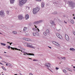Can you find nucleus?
<instances>
[{
    "label": "nucleus",
    "instance_id": "aec40b11",
    "mask_svg": "<svg viewBox=\"0 0 75 75\" xmlns=\"http://www.w3.org/2000/svg\"><path fill=\"white\" fill-rule=\"evenodd\" d=\"M57 11H54L52 13V14H57Z\"/></svg>",
    "mask_w": 75,
    "mask_h": 75
},
{
    "label": "nucleus",
    "instance_id": "72a5a7b5",
    "mask_svg": "<svg viewBox=\"0 0 75 75\" xmlns=\"http://www.w3.org/2000/svg\"><path fill=\"white\" fill-rule=\"evenodd\" d=\"M37 30V29L35 28H33V31H35V30Z\"/></svg>",
    "mask_w": 75,
    "mask_h": 75
},
{
    "label": "nucleus",
    "instance_id": "3c124183",
    "mask_svg": "<svg viewBox=\"0 0 75 75\" xmlns=\"http://www.w3.org/2000/svg\"><path fill=\"white\" fill-rule=\"evenodd\" d=\"M36 25L35 24V28H37V27L36 26V25Z\"/></svg>",
    "mask_w": 75,
    "mask_h": 75
},
{
    "label": "nucleus",
    "instance_id": "c03bdc74",
    "mask_svg": "<svg viewBox=\"0 0 75 75\" xmlns=\"http://www.w3.org/2000/svg\"><path fill=\"white\" fill-rule=\"evenodd\" d=\"M58 43L57 42H56L55 43V44H54L55 45H57V43Z\"/></svg>",
    "mask_w": 75,
    "mask_h": 75
},
{
    "label": "nucleus",
    "instance_id": "9b49d317",
    "mask_svg": "<svg viewBox=\"0 0 75 75\" xmlns=\"http://www.w3.org/2000/svg\"><path fill=\"white\" fill-rule=\"evenodd\" d=\"M18 18L19 20H23V15H19L18 16Z\"/></svg>",
    "mask_w": 75,
    "mask_h": 75
},
{
    "label": "nucleus",
    "instance_id": "dca6fc26",
    "mask_svg": "<svg viewBox=\"0 0 75 75\" xmlns=\"http://www.w3.org/2000/svg\"><path fill=\"white\" fill-rule=\"evenodd\" d=\"M27 29H28L26 27H24L23 28V31H24V32H25V31H26L27 30Z\"/></svg>",
    "mask_w": 75,
    "mask_h": 75
},
{
    "label": "nucleus",
    "instance_id": "5fc2aeb1",
    "mask_svg": "<svg viewBox=\"0 0 75 75\" xmlns=\"http://www.w3.org/2000/svg\"><path fill=\"white\" fill-rule=\"evenodd\" d=\"M25 44H27V45H28V44H29V43H28L26 42V43H25Z\"/></svg>",
    "mask_w": 75,
    "mask_h": 75
},
{
    "label": "nucleus",
    "instance_id": "a878e982",
    "mask_svg": "<svg viewBox=\"0 0 75 75\" xmlns=\"http://www.w3.org/2000/svg\"><path fill=\"white\" fill-rule=\"evenodd\" d=\"M27 39H28V38H23V40H25V41H27Z\"/></svg>",
    "mask_w": 75,
    "mask_h": 75
},
{
    "label": "nucleus",
    "instance_id": "4d7b16f0",
    "mask_svg": "<svg viewBox=\"0 0 75 75\" xmlns=\"http://www.w3.org/2000/svg\"><path fill=\"white\" fill-rule=\"evenodd\" d=\"M6 66H8V64H6Z\"/></svg>",
    "mask_w": 75,
    "mask_h": 75
},
{
    "label": "nucleus",
    "instance_id": "6e6552de",
    "mask_svg": "<svg viewBox=\"0 0 75 75\" xmlns=\"http://www.w3.org/2000/svg\"><path fill=\"white\" fill-rule=\"evenodd\" d=\"M43 21L42 20H40V21H37L35 22L34 23V24H35V25H37V24H39V23H42Z\"/></svg>",
    "mask_w": 75,
    "mask_h": 75
},
{
    "label": "nucleus",
    "instance_id": "20e7f679",
    "mask_svg": "<svg viewBox=\"0 0 75 75\" xmlns=\"http://www.w3.org/2000/svg\"><path fill=\"white\" fill-rule=\"evenodd\" d=\"M45 66L47 67V69H50L49 68H50L51 67V64L49 63H46L45 64Z\"/></svg>",
    "mask_w": 75,
    "mask_h": 75
},
{
    "label": "nucleus",
    "instance_id": "bf43d9fd",
    "mask_svg": "<svg viewBox=\"0 0 75 75\" xmlns=\"http://www.w3.org/2000/svg\"><path fill=\"white\" fill-rule=\"evenodd\" d=\"M0 64H1V65H3V64H2L0 62Z\"/></svg>",
    "mask_w": 75,
    "mask_h": 75
},
{
    "label": "nucleus",
    "instance_id": "e433bc0d",
    "mask_svg": "<svg viewBox=\"0 0 75 75\" xmlns=\"http://www.w3.org/2000/svg\"><path fill=\"white\" fill-rule=\"evenodd\" d=\"M4 56H5V57H10V56L8 55H5Z\"/></svg>",
    "mask_w": 75,
    "mask_h": 75
},
{
    "label": "nucleus",
    "instance_id": "f704fd0d",
    "mask_svg": "<svg viewBox=\"0 0 75 75\" xmlns=\"http://www.w3.org/2000/svg\"><path fill=\"white\" fill-rule=\"evenodd\" d=\"M6 13L7 14H9V11H6Z\"/></svg>",
    "mask_w": 75,
    "mask_h": 75
},
{
    "label": "nucleus",
    "instance_id": "09e8293b",
    "mask_svg": "<svg viewBox=\"0 0 75 75\" xmlns=\"http://www.w3.org/2000/svg\"><path fill=\"white\" fill-rule=\"evenodd\" d=\"M3 62H4V63H5L6 64H7V62H4V61H3Z\"/></svg>",
    "mask_w": 75,
    "mask_h": 75
},
{
    "label": "nucleus",
    "instance_id": "052dcab7",
    "mask_svg": "<svg viewBox=\"0 0 75 75\" xmlns=\"http://www.w3.org/2000/svg\"><path fill=\"white\" fill-rule=\"evenodd\" d=\"M57 58H58V59H60V58L59 57H57Z\"/></svg>",
    "mask_w": 75,
    "mask_h": 75
},
{
    "label": "nucleus",
    "instance_id": "864d4df0",
    "mask_svg": "<svg viewBox=\"0 0 75 75\" xmlns=\"http://www.w3.org/2000/svg\"><path fill=\"white\" fill-rule=\"evenodd\" d=\"M48 47H49V48H50V49H51V48H52L51 47H50V46H48Z\"/></svg>",
    "mask_w": 75,
    "mask_h": 75
},
{
    "label": "nucleus",
    "instance_id": "cd10ccee",
    "mask_svg": "<svg viewBox=\"0 0 75 75\" xmlns=\"http://www.w3.org/2000/svg\"><path fill=\"white\" fill-rule=\"evenodd\" d=\"M35 34H36V35H37L38 36H39V35H40L39 34V33H38L37 32H36L35 33Z\"/></svg>",
    "mask_w": 75,
    "mask_h": 75
},
{
    "label": "nucleus",
    "instance_id": "13d9d810",
    "mask_svg": "<svg viewBox=\"0 0 75 75\" xmlns=\"http://www.w3.org/2000/svg\"><path fill=\"white\" fill-rule=\"evenodd\" d=\"M0 58H1V59H2V57H1V56H0Z\"/></svg>",
    "mask_w": 75,
    "mask_h": 75
},
{
    "label": "nucleus",
    "instance_id": "5701e85b",
    "mask_svg": "<svg viewBox=\"0 0 75 75\" xmlns=\"http://www.w3.org/2000/svg\"><path fill=\"white\" fill-rule=\"evenodd\" d=\"M27 41H32V40H31V39L30 38H28V39H27Z\"/></svg>",
    "mask_w": 75,
    "mask_h": 75
},
{
    "label": "nucleus",
    "instance_id": "f8f14e48",
    "mask_svg": "<svg viewBox=\"0 0 75 75\" xmlns=\"http://www.w3.org/2000/svg\"><path fill=\"white\" fill-rule=\"evenodd\" d=\"M65 37L67 41H69V36H68V35L67 34H66L65 35Z\"/></svg>",
    "mask_w": 75,
    "mask_h": 75
},
{
    "label": "nucleus",
    "instance_id": "393cba45",
    "mask_svg": "<svg viewBox=\"0 0 75 75\" xmlns=\"http://www.w3.org/2000/svg\"><path fill=\"white\" fill-rule=\"evenodd\" d=\"M1 44L2 45H3V46H5V45H6L5 44L3 43H1Z\"/></svg>",
    "mask_w": 75,
    "mask_h": 75
},
{
    "label": "nucleus",
    "instance_id": "680f3d73",
    "mask_svg": "<svg viewBox=\"0 0 75 75\" xmlns=\"http://www.w3.org/2000/svg\"><path fill=\"white\" fill-rule=\"evenodd\" d=\"M49 70H50V71H51L52 72H52V71H51V70H50V69H49Z\"/></svg>",
    "mask_w": 75,
    "mask_h": 75
},
{
    "label": "nucleus",
    "instance_id": "1a4fd4ad",
    "mask_svg": "<svg viewBox=\"0 0 75 75\" xmlns=\"http://www.w3.org/2000/svg\"><path fill=\"white\" fill-rule=\"evenodd\" d=\"M39 30V29L38 28L35 30L33 31V34L34 36H35L36 33V32H37V31H38V32H40V30Z\"/></svg>",
    "mask_w": 75,
    "mask_h": 75
},
{
    "label": "nucleus",
    "instance_id": "603ef678",
    "mask_svg": "<svg viewBox=\"0 0 75 75\" xmlns=\"http://www.w3.org/2000/svg\"><path fill=\"white\" fill-rule=\"evenodd\" d=\"M28 59H32V58H29V57L28 58Z\"/></svg>",
    "mask_w": 75,
    "mask_h": 75
},
{
    "label": "nucleus",
    "instance_id": "338daca9",
    "mask_svg": "<svg viewBox=\"0 0 75 75\" xmlns=\"http://www.w3.org/2000/svg\"><path fill=\"white\" fill-rule=\"evenodd\" d=\"M10 43L11 44H13V43H12V42H11V43Z\"/></svg>",
    "mask_w": 75,
    "mask_h": 75
},
{
    "label": "nucleus",
    "instance_id": "0e129e2a",
    "mask_svg": "<svg viewBox=\"0 0 75 75\" xmlns=\"http://www.w3.org/2000/svg\"><path fill=\"white\" fill-rule=\"evenodd\" d=\"M0 34H1L2 35H3V34L1 33H0Z\"/></svg>",
    "mask_w": 75,
    "mask_h": 75
},
{
    "label": "nucleus",
    "instance_id": "423d86ee",
    "mask_svg": "<svg viewBox=\"0 0 75 75\" xmlns=\"http://www.w3.org/2000/svg\"><path fill=\"white\" fill-rule=\"evenodd\" d=\"M46 31L43 32V34L44 35L47 36V34H49V33H50V30L48 29H46Z\"/></svg>",
    "mask_w": 75,
    "mask_h": 75
},
{
    "label": "nucleus",
    "instance_id": "6e6d98bb",
    "mask_svg": "<svg viewBox=\"0 0 75 75\" xmlns=\"http://www.w3.org/2000/svg\"><path fill=\"white\" fill-rule=\"evenodd\" d=\"M65 2L66 3H67V0H65Z\"/></svg>",
    "mask_w": 75,
    "mask_h": 75
},
{
    "label": "nucleus",
    "instance_id": "9d476101",
    "mask_svg": "<svg viewBox=\"0 0 75 75\" xmlns=\"http://www.w3.org/2000/svg\"><path fill=\"white\" fill-rule=\"evenodd\" d=\"M56 35L58 38H60V39H61V40H62V36L59 33H57Z\"/></svg>",
    "mask_w": 75,
    "mask_h": 75
},
{
    "label": "nucleus",
    "instance_id": "774afa93",
    "mask_svg": "<svg viewBox=\"0 0 75 75\" xmlns=\"http://www.w3.org/2000/svg\"><path fill=\"white\" fill-rule=\"evenodd\" d=\"M73 70H74V71H75V69H74Z\"/></svg>",
    "mask_w": 75,
    "mask_h": 75
},
{
    "label": "nucleus",
    "instance_id": "a211bd4d",
    "mask_svg": "<svg viewBox=\"0 0 75 75\" xmlns=\"http://www.w3.org/2000/svg\"><path fill=\"white\" fill-rule=\"evenodd\" d=\"M70 51H72L73 52H74V51H75V49H74L73 48H70Z\"/></svg>",
    "mask_w": 75,
    "mask_h": 75
},
{
    "label": "nucleus",
    "instance_id": "f03ea898",
    "mask_svg": "<svg viewBox=\"0 0 75 75\" xmlns=\"http://www.w3.org/2000/svg\"><path fill=\"white\" fill-rule=\"evenodd\" d=\"M67 4H68L69 5L70 7H75V4L73 3L72 1H70L68 2Z\"/></svg>",
    "mask_w": 75,
    "mask_h": 75
},
{
    "label": "nucleus",
    "instance_id": "ea45409f",
    "mask_svg": "<svg viewBox=\"0 0 75 75\" xmlns=\"http://www.w3.org/2000/svg\"><path fill=\"white\" fill-rule=\"evenodd\" d=\"M8 65H9V66H11V64L9 63H8Z\"/></svg>",
    "mask_w": 75,
    "mask_h": 75
},
{
    "label": "nucleus",
    "instance_id": "4468645a",
    "mask_svg": "<svg viewBox=\"0 0 75 75\" xmlns=\"http://www.w3.org/2000/svg\"><path fill=\"white\" fill-rule=\"evenodd\" d=\"M25 18L26 20H28V19L29 18V15L27 14H26L25 16Z\"/></svg>",
    "mask_w": 75,
    "mask_h": 75
},
{
    "label": "nucleus",
    "instance_id": "de8ad7c7",
    "mask_svg": "<svg viewBox=\"0 0 75 75\" xmlns=\"http://www.w3.org/2000/svg\"><path fill=\"white\" fill-rule=\"evenodd\" d=\"M64 23L65 24H67V22H65V21H64Z\"/></svg>",
    "mask_w": 75,
    "mask_h": 75
},
{
    "label": "nucleus",
    "instance_id": "7ed1b4c3",
    "mask_svg": "<svg viewBox=\"0 0 75 75\" xmlns=\"http://www.w3.org/2000/svg\"><path fill=\"white\" fill-rule=\"evenodd\" d=\"M0 16L3 18L5 16L4 12L3 10H1L0 11Z\"/></svg>",
    "mask_w": 75,
    "mask_h": 75
},
{
    "label": "nucleus",
    "instance_id": "39448f33",
    "mask_svg": "<svg viewBox=\"0 0 75 75\" xmlns=\"http://www.w3.org/2000/svg\"><path fill=\"white\" fill-rule=\"evenodd\" d=\"M27 1V0H23L22 1H20L19 4L20 6H21L23 5V4H24Z\"/></svg>",
    "mask_w": 75,
    "mask_h": 75
},
{
    "label": "nucleus",
    "instance_id": "c85d7f7f",
    "mask_svg": "<svg viewBox=\"0 0 75 75\" xmlns=\"http://www.w3.org/2000/svg\"><path fill=\"white\" fill-rule=\"evenodd\" d=\"M56 45L57 46H58V47H60V45L59 44V43H57V45Z\"/></svg>",
    "mask_w": 75,
    "mask_h": 75
},
{
    "label": "nucleus",
    "instance_id": "7c9ffc66",
    "mask_svg": "<svg viewBox=\"0 0 75 75\" xmlns=\"http://www.w3.org/2000/svg\"><path fill=\"white\" fill-rule=\"evenodd\" d=\"M61 58H62V59H64L65 60V58H66V57H62Z\"/></svg>",
    "mask_w": 75,
    "mask_h": 75
},
{
    "label": "nucleus",
    "instance_id": "a18cd8bd",
    "mask_svg": "<svg viewBox=\"0 0 75 75\" xmlns=\"http://www.w3.org/2000/svg\"><path fill=\"white\" fill-rule=\"evenodd\" d=\"M30 46H32V45H33V44L30 43Z\"/></svg>",
    "mask_w": 75,
    "mask_h": 75
},
{
    "label": "nucleus",
    "instance_id": "e2e57ef3",
    "mask_svg": "<svg viewBox=\"0 0 75 75\" xmlns=\"http://www.w3.org/2000/svg\"><path fill=\"white\" fill-rule=\"evenodd\" d=\"M75 20V17H74L73 18Z\"/></svg>",
    "mask_w": 75,
    "mask_h": 75
},
{
    "label": "nucleus",
    "instance_id": "f257e3e1",
    "mask_svg": "<svg viewBox=\"0 0 75 75\" xmlns=\"http://www.w3.org/2000/svg\"><path fill=\"white\" fill-rule=\"evenodd\" d=\"M40 10V8L39 7H37L33 9V14H35L37 13Z\"/></svg>",
    "mask_w": 75,
    "mask_h": 75
},
{
    "label": "nucleus",
    "instance_id": "ddd939ff",
    "mask_svg": "<svg viewBox=\"0 0 75 75\" xmlns=\"http://www.w3.org/2000/svg\"><path fill=\"white\" fill-rule=\"evenodd\" d=\"M24 53V54H27V55H33L34 56V54L33 53H29L28 54V53L25 52H23Z\"/></svg>",
    "mask_w": 75,
    "mask_h": 75
},
{
    "label": "nucleus",
    "instance_id": "f3484780",
    "mask_svg": "<svg viewBox=\"0 0 75 75\" xmlns=\"http://www.w3.org/2000/svg\"><path fill=\"white\" fill-rule=\"evenodd\" d=\"M12 33L14 34H17V32L16 31H13L12 32Z\"/></svg>",
    "mask_w": 75,
    "mask_h": 75
},
{
    "label": "nucleus",
    "instance_id": "a19ab883",
    "mask_svg": "<svg viewBox=\"0 0 75 75\" xmlns=\"http://www.w3.org/2000/svg\"><path fill=\"white\" fill-rule=\"evenodd\" d=\"M36 1H41V0H36Z\"/></svg>",
    "mask_w": 75,
    "mask_h": 75
},
{
    "label": "nucleus",
    "instance_id": "79ce46f5",
    "mask_svg": "<svg viewBox=\"0 0 75 75\" xmlns=\"http://www.w3.org/2000/svg\"><path fill=\"white\" fill-rule=\"evenodd\" d=\"M56 69H57V70H58V69H59V68H58V67H56Z\"/></svg>",
    "mask_w": 75,
    "mask_h": 75
},
{
    "label": "nucleus",
    "instance_id": "2eb2a0df",
    "mask_svg": "<svg viewBox=\"0 0 75 75\" xmlns=\"http://www.w3.org/2000/svg\"><path fill=\"white\" fill-rule=\"evenodd\" d=\"M50 23L52 25H53L54 24V21H50Z\"/></svg>",
    "mask_w": 75,
    "mask_h": 75
},
{
    "label": "nucleus",
    "instance_id": "58836bf2",
    "mask_svg": "<svg viewBox=\"0 0 75 75\" xmlns=\"http://www.w3.org/2000/svg\"><path fill=\"white\" fill-rule=\"evenodd\" d=\"M22 50H25V48H22Z\"/></svg>",
    "mask_w": 75,
    "mask_h": 75
},
{
    "label": "nucleus",
    "instance_id": "0eeeda50",
    "mask_svg": "<svg viewBox=\"0 0 75 75\" xmlns=\"http://www.w3.org/2000/svg\"><path fill=\"white\" fill-rule=\"evenodd\" d=\"M10 48L12 50H18V51H21V52H22V50H21L20 49H18L17 48H14L12 47H11L10 46H9L8 47V49H10Z\"/></svg>",
    "mask_w": 75,
    "mask_h": 75
},
{
    "label": "nucleus",
    "instance_id": "412c9836",
    "mask_svg": "<svg viewBox=\"0 0 75 75\" xmlns=\"http://www.w3.org/2000/svg\"><path fill=\"white\" fill-rule=\"evenodd\" d=\"M70 22L72 24H74V21L72 19H71L70 20Z\"/></svg>",
    "mask_w": 75,
    "mask_h": 75
},
{
    "label": "nucleus",
    "instance_id": "bb28decb",
    "mask_svg": "<svg viewBox=\"0 0 75 75\" xmlns=\"http://www.w3.org/2000/svg\"><path fill=\"white\" fill-rule=\"evenodd\" d=\"M63 72H64V73H67V71H66V70L65 69L63 70Z\"/></svg>",
    "mask_w": 75,
    "mask_h": 75
},
{
    "label": "nucleus",
    "instance_id": "6ab92c4d",
    "mask_svg": "<svg viewBox=\"0 0 75 75\" xmlns=\"http://www.w3.org/2000/svg\"><path fill=\"white\" fill-rule=\"evenodd\" d=\"M45 4H44V2H42L41 3V6L42 7H44Z\"/></svg>",
    "mask_w": 75,
    "mask_h": 75
},
{
    "label": "nucleus",
    "instance_id": "4c0bfd02",
    "mask_svg": "<svg viewBox=\"0 0 75 75\" xmlns=\"http://www.w3.org/2000/svg\"><path fill=\"white\" fill-rule=\"evenodd\" d=\"M57 31H59V30H60V29H59L58 28H57Z\"/></svg>",
    "mask_w": 75,
    "mask_h": 75
},
{
    "label": "nucleus",
    "instance_id": "69168bd1",
    "mask_svg": "<svg viewBox=\"0 0 75 75\" xmlns=\"http://www.w3.org/2000/svg\"><path fill=\"white\" fill-rule=\"evenodd\" d=\"M73 68H75V66H74V67H73Z\"/></svg>",
    "mask_w": 75,
    "mask_h": 75
},
{
    "label": "nucleus",
    "instance_id": "49530a36",
    "mask_svg": "<svg viewBox=\"0 0 75 75\" xmlns=\"http://www.w3.org/2000/svg\"><path fill=\"white\" fill-rule=\"evenodd\" d=\"M33 61H37V60L35 59H34L33 60Z\"/></svg>",
    "mask_w": 75,
    "mask_h": 75
},
{
    "label": "nucleus",
    "instance_id": "b1692460",
    "mask_svg": "<svg viewBox=\"0 0 75 75\" xmlns=\"http://www.w3.org/2000/svg\"><path fill=\"white\" fill-rule=\"evenodd\" d=\"M10 1L11 3H14V1H13V0H10Z\"/></svg>",
    "mask_w": 75,
    "mask_h": 75
},
{
    "label": "nucleus",
    "instance_id": "c9c22d12",
    "mask_svg": "<svg viewBox=\"0 0 75 75\" xmlns=\"http://www.w3.org/2000/svg\"><path fill=\"white\" fill-rule=\"evenodd\" d=\"M56 42L55 41H53L52 42V43L53 44H55Z\"/></svg>",
    "mask_w": 75,
    "mask_h": 75
},
{
    "label": "nucleus",
    "instance_id": "473e14b6",
    "mask_svg": "<svg viewBox=\"0 0 75 75\" xmlns=\"http://www.w3.org/2000/svg\"><path fill=\"white\" fill-rule=\"evenodd\" d=\"M67 70H68V71H71V69L68 68H67Z\"/></svg>",
    "mask_w": 75,
    "mask_h": 75
},
{
    "label": "nucleus",
    "instance_id": "2f4dec72",
    "mask_svg": "<svg viewBox=\"0 0 75 75\" xmlns=\"http://www.w3.org/2000/svg\"><path fill=\"white\" fill-rule=\"evenodd\" d=\"M30 48H33V49H35V47H33L32 46H30Z\"/></svg>",
    "mask_w": 75,
    "mask_h": 75
},
{
    "label": "nucleus",
    "instance_id": "4be33fe9",
    "mask_svg": "<svg viewBox=\"0 0 75 75\" xmlns=\"http://www.w3.org/2000/svg\"><path fill=\"white\" fill-rule=\"evenodd\" d=\"M26 46L27 47H29V48H30V47H31V46L30 45V43L28 44Z\"/></svg>",
    "mask_w": 75,
    "mask_h": 75
},
{
    "label": "nucleus",
    "instance_id": "8fccbe9b",
    "mask_svg": "<svg viewBox=\"0 0 75 75\" xmlns=\"http://www.w3.org/2000/svg\"><path fill=\"white\" fill-rule=\"evenodd\" d=\"M29 75H33V74H32V73H30Z\"/></svg>",
    "mask_w": 75,
    "mask_h": 75
},
{
    "label": "nucleus",
    "instance_id": "37998d69",
    "mask_svg": "<svg viewBox=\"0 0 75 75\" xmlns=\"http://www.w3.org/2000/svg\"><path fill=\"white\" fill-rule=\"evenodd\" d=\"M73 33L74 34V35L75 36V32H73Z\"/></svg>",
    "mask_w": 75,
    "mask_h": 75
},
{
    "label": "nucleus",
    "instance_id": "c756f323",
    "mask_svg": "<svg viewBox=\"0 0 75 75\" xmlns=\"http://www.w3.org/2000/svg\"><path fill=\"white\" fill-rule=\"evenodd\" d=\"M2 67V68L4 70V71H6V68H4L3 67Z\"/></svg>",
    "mask_w": 75,
    "mask_h": 75
}]
</instances>
